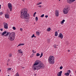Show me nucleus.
Listing matches in <instances>:
<instances>
[{
    "label": "nucleus",
    "instance_id": "nucleus-7",
    "mask_svg": "<svg viewBox=\"0 0 76 76\" xmlns=\"http://www.w3.org/2000/svg\"><path fill=\"white\" fill-rule=\"evenodd\" d=\"M4 29H8V25H7V23H4Z\"/></svg>",
    "mask_w": 76,
    "mask_h": 76
},
{
    "label": "nucleus",
    "instance_id": "nucleus-44",
    "mask_svg": "<svg viewBox=\"0 0 76 76\" xmlns=\"http://www.w3.org/2000/svg\"><path fill=\"white\" fill-rule=\"evenodd\" d=\"M68 52H70V50H68Z\"/></svg>",
    "mask_w": 76,
    "mask_h": 76
},
{
    "label": "nucleus",
    "instance_id": "nucleus-24",
    "mask_svg": "<svg viewBox=\"0 0 76 76\" xmlns=\"http://www.w3.org/2000/svg\"><path fill=\"white\" fill-rule=\"evenodd\" d=\"M57 46H58V45H53V47L55 48H57Z\"/></svg>",
    "mask_w": 76,
    "mask_h": 76
},
{
    "label": "nucleus",
    "instance_id": "nucleus-18",
    "mask_svg": "<svg viewBox=\"0 0 76 76\" xmlns=\"http://www.w3.org/2000/svg\"><path fill=\"white\" fill-rule=\"evenodd\" d=\"M24 45V43L20 44L19 45H18L17 47H19V46H20L21 45Z\"/></svg>",
    "mask_w": 76,
    "mask_h": 76
},
{
    "label": "nucleus",
    "instance_id": "nucleus-49",
    "mask_svg": "<svg viewBox=\"0 0 76 76\" xmlns=\"http://www.w3.org/2000/svg\"><path fill=\"white\" fill-rule=\"evenodd\" d=\"M30 57H31V58L32 57V56H31Z\"/></svg>",
    "mask_w": 76,
    "mask_h": 76
},
{
    "label": "nucleus",
    "instance_id": "nucleus-40",
    "mask_svg": "<svg viewBox=\"0 0 76 76\" xmlns=\"http://www.w3.org/2000/svg\"><path fill=\"white\" fill-rule=\"evenodd\" d=\"M0 15H3V12H0Z\"/></svg>",
    "mask_w": 76,
    "mask_h": 76
},
{
    "label": "nucleus",
    "instance_id": "nucleus-16",
    "mask_svg": "<svg viewBox=\"0 0 76 76\" xmlns=\"http://www.w3.org/2000/svg\"><path fill=\"white\" fill-rule=\"evenodd\" d=\"M58 32L57 31L55 32V37H57V36H58Z\"/></svg>",
    "mask_w": 76,
    "mask_h": 76
},
{
    "label": "nucleus",
    "instance_id": "nucleus-9",
    "mask_svg": "<svg viewBox=\"0 0 76 76\" xmlns=\"http://www.w3.org/2000/svg\"><path fill=\"white\" fill-rule=\"evenodd\" d=\"M58 38H60L61 39H63V35H62V34L60 33L58 36Z\"/></svg>",
    "mask_w": 76,
    "mask_h": 76
},
{
    "label": "nucleus",
    "instance_id": "nucleus-53",
    "mask_svg": "<svg viewBox=\"0 0 76 76\" xmlns=\"http://www.w3.org/2000/svg\"><path fill=\"white\" fill-rule=\"evenodd\" d=\"M59 31V30H58V31Z\"/></svg>",
    "mask_w": 76,
    "mask_h": 76
},
{
    "label": "nucleus",
    "instance_id": "nucleus-20",
    "mask_svg": "<svg viewBox=\"0 0 76 76\" xmlns=\"http://www.w3.org/2000/svg\"><path fill=\"white\" fill-rule=\"evenodd\" d=\"M36 34L37 35H39V31L36 32Z\"/></svg>",
    "mask_w": 76,
    "mask_h": 76
},
{
    "label": "nucleus",
    "instance_id": "nucleus-8",
    "mask_svg": "<svg viewBox=\"0 0 76 76\" xmlns=\"http://www.w3.org/2000/svg\"><path fill=\"white\" fill-rule=\"evenodd\" d=\"M76 0H67V2L69 4H71L72 2H74Z\"/></svg>",
    "mask_w": 76,
    "mask_h": 76
},
{
    "label": "nucleus",
    "instance_id": "nucleus-41",
    "mask_svg": "<svg viewBox=\"0 0 76 76\" xmlns=\"http://www.w3.org/2000/svg\"><path fill=\"white\" fill-rule=\"evenodd\" d=\"M0 31H3V29L2 28H1L0 29Z\"/></svg>",
    "mask_w": 76,
    "mask_h": 76
},
{
    "label": "nucleus",
    "instance_id": "nucleus-21",
    "mask_svg": "<svg viewBox=\"0 0 76 76\" xmlns=\"http://www.w3.org/2000/svg\"><path fill=\"white\" fill-rule=\"evenodd\" d=\"M39 56H40V54H39V53H38L37 54H36V56H37V57Z\"/></svg>",
    "mask_w": 76,
    "mask_h": 76
},
{
    "label": "nucleus",
    "instance_id": "nucleus-1",
    "mask_svg": "<svg viewBox=\"0 0 76 76\" xmlns=\"http://www.w3.org/2000/svg\"><path fill=\"white\" fill-rule=\"evenodd\" d=\"M44 65L43 64L40 63L39 61L37 60L34 63L33 67H32V69L34 70H36V69L37 70H39L40 69H44Z\"/></svg>",
    "mask_w": 76,
    "mask_h": 76
},
{
    "label": "nucleus",
    "instance_id": "nucleus-2",
    "mask_svg": "<svg viewBox=\"0 0 76 76\" xmlns=\"http://www.w3.org/2000/svg\"><path fill=\"white\" fill-rule=\"evenodd\" d=\"M28 10L26 8H24L21 11L20 17L22 19H28L29 18V14L27 13Z\"/></svg>",
    "mask_w": 76,
    "mask_h": 76
},
{
    "label": "nucleus",
    "instance_id": "nucleus-36",
    "mask_svg": "<svg viewBox=\"0 0 76 76\" xmlns=\"http://www.w3.org/2000/svg\"><path fill=\"white\" fill-rule=\"evenodd\" d=\"M11 69H12V68H9L8 69V70H11Z\"/></svg>",
    "mask_w": 76,
    "mask_h": 76
},
{
    "label": "nucleus",
    "instance_id": "nucleus-38",
    "mask_svg": "<svg viewBox=\"0 0 76 76\" xmlns=\"http://www.w3.org/2000/svg\"><path fill=\"white\" fill-rule=\"evenodd\" d=\"M45 18H48V15H45Z\"/></svg>",
    "mask_w": 76,
    "mask_h": 76
},
{
    "label": "nucleus",
    "instance_id": "nucleus-17",
    "mask_svg": "<svg viewBox=\"0 0 76 76\" xmlns=\"http://www.w3.org/2000/svg\"><path fill=\"white\" fill-rule=\"evenodd\" d=\"M7 33V31H4V32L2 34V35H4V34H6Z\"/></svg>",
    "mask_w": 76,
    "mask_h": 76
},
{
    "label": "nucleus",
    "instance_id": "nucleus-5",
    "mask_svg": "<svg viewBox=\"0 0 76 76\" xmlns=\"http://www.w3.org/2000/svg\"><path fill=\"white\" fill-rule=\"evenodd\" d=\"M69 10H70V6H68L66 8H64V9L63 12L64 14H67Z\"/></svg>",
    "mask_w": 76,
    "mask_h": 76
},
{
    "label": "nucleus",
    "instance_id": "nucleus-48",
    "mask_svg": "<svg viewBox=\"0 0 76 76\" xmlns=\"http://www.w3.org/2000/svg\"><path fill=\"white\" fill-rule=\"evenodd\" d=\"M34 38H36V36H34Z\"/></svg>",
    "mask_w": 76,
    "mask_h": 76
},
{
    "label": "nucleus",
    "instance_id": "nucleus-47",
    "mask_svg": "<svg viewBox=\"0 0 76 76\" xmlns=\"http://www.w3.org/2000/svg\"><path fill=\"white\" fill-rule=\"evenodd\" d=\"M10 59H8V61H10Z\"/></svg>",
    "mask_w": 76,
    "mask_h": 76
},
{
    "label": "nucleus",
    "instance_id": "nucleus-25",
    "mask_svg": "<svg viewBox=\"0 0 76 76\" xmlns=\"http://www.w3.org/2000/svg\"><path fill=\"white\" fill-rule=\"evenodd\" d=\"M35 20L37 22V20H38V17H36L35 18Z\"/></svg>",
    "mask_w": 76,
    "mask_h": 76
},
{
    "label": "nucleus",
    "instance_id": "nucleus-22",
    "mask_svg": "<svg viewBox=\"0 0 76 76\" xmlns=\"http://www.w3.org/2000/svg\"><path fill=\"white\" fill-rule=\"evenodd\" d=\"M47 31H51V28H49L47 29Z\"/></svg>",
    "mask_w": 76,
    "mask_h": 76
},
{
    "label": "nucleus",
    "instance_id": "nucleus-26",
    "mask_svg": "<svg viewBox=\"0 0 76 76\" xmlns=\"http://www.w3.org/2000/svg\"><path fill=\"white\" fill-rule=\"evenodd\" d=\"M15 76H19V75L18 72L16 74Z\"/></svg>",
    "mask_w": 76,
    "mask_h": 76
},
{
    "label": "nucleus",
    "instance_id": "nucleus-31",
    "mask_svg": "<svg viewBox=\"0 0 76 76\" xmlns=\"http://www.w3.org/2000/svg\"><path fill=\"white\" fill-rule=\"evenodd\" d=\"M48 42H50V39H48L47 40Z\"/></svg>",
    "mask_w": 76,
    "mask_h": 76
},
{
    "label": "nucleus",
    "instance_id": "nucleus-50",
    "mask_svg": "<svg viewBox=\"0 0 76 76\" xmlns=\"http://www.w3.org/2000/svg\"><path fill=\"white\" fill-rule=\"evenodd\" d=\"M1 72V70L0 69V72Z\"/></svg>",
    "mask_w": 76,
    "mask_h": 76
},
{
    "label": "nucleus",
    "instance_id": "nucleus-30",
    "mask_svg": "<svg viewBox=\"0 0 76 76\" xmlns=\"http://www.w3.org/2000/svg\"><path fill=\"white\" fill-rule=\"evenodd\" d=\"M42 4V3L41 2H39V3H38L37 4V5H39V4Z\"/></svg>",
    "mask_w": 76,
    "mask_h": 76
},
{
    "label": "nucleus",
    "instance_id": "nucleus-3",
    "mask_svg": "<svg viewBox=\"0 0 76 76\" xmlns=\"http://www.w3.org/2000/svg\"><path fill=\"white\" fill-rule=\"evenodd\" d=\"M15 38V33L12 32L10 34L8 39L10 41H13Z\"/></svg>",
    "mask_w": 76,
    "mask_h": 76
},
{
    "label": "nucleus",
    "instance_id": "nucleus-6",
    "mask_svg": "<svg viewBox=\"0 0 76 76\" xmlns=\"http://www.w3.org/2000/svg\"><path fill=\"white\" fill-rule=\"evenodd\" d=\"M12 5L11 4V3H9L8 4V8L10 10V12H12Z\"/></svg>",
    "mask_w": 76,
    "mask_h": 76
},
{
    "label": "nucleus",
    "instance_id": "nucleus-27",
    "mask_svg": "<svg viewBox=\"0 0 76 76\" xmlns=\"http://www.w3.org/2000/svg\"><path fill=\"white\" fill-rule=\"evenodd\" d=\"M44 16V14H42L41 15L40 17H41V18H43Z\"/></svg>",
    "mask_w": 76,
    "mask_h": 76
},
{
    "label": "nucleus",
    "instance_id": "nucleus-10",
    "mask_svg": "<svg viewBox=\"0 0 76 76\" xmlns=\"http://www.w3.org/2000/svg\"><path fill=\"white\" fill-rule=\"evenodd\" d=\"M55 14L56 15V16L58 17V10H56L55 11Z\"/></svg>",
    "mask_w": 76,
    "mask_h": 76
},
{
    "label": "nucleus",
    "instance_id": "nucleus-39",
    "mask_svg": "<svg viewBox=\"0 0 76 76\" xmlns=\"http://www.w3.org/2000/svg\"><path fill=\"white\" fill-rule=\"evenodd\" d=\"M20 30L21 31H23L22 28H20Z\"/></svg>",
    "mask_w": 76,
    "mask_h": 76
},
{
    "label": "nucleus",
    "instance_id": "nucleus-51",
    "mask_svg": "<svg viewBox=\"0 0 76 76\" xmlns=\"http://www.w3.org/2000/svg\"><path fill=\"white\" fill-rule=\"evenodd\" d=\"M22 1H24V0H22Z\"/></svg>",
    "mask_w": 76,
    "mask_h": 76
},
{
    "label": "nucleus",
    "instance_id": "nucleus-33",
    "mask_svg": "<svg viewBox=\"0 0 76 76\" xmlns=\"http://www.w3.org/2000/svg\"><path fill=\"white\" fill-rule=\"evenodd\" d=\"M35 35L34 34H33V35L31 36V38H34V37Z\"/></svg>",
    "mask_w": 76,
    "mask_h": 76
},
{
    "label": "nucleus",
    "instance_id": "nucleus-29",
    "mask_svg": "<svg viewBox=\"0 0 76 76\" xmlns=\"http://www.w3.org/2000/svg\"><path fill=\"white\" fill-rule=\"evenodd\" d=\"M68 73H70V70H68L67 71Z\"/></svg>",
    "mask_w": 76,
    "mask_h": 76
},
{
    "label": "nucleus",
    "instance_id": "nucleus-19",
    "mask_svg": "<svg viewBox=\"0 0 76 76\" xmlns=\"http://www.w3.org/2000/svg\"><path fill=\"white\" fill-rule=\"evenodd\" d=\"M65 75L66 76H69V72L66 73L65 74Z\"/></svg>",
    "mask_w": 76,
    "mask_h": 76
},
{
    "label": "nucleus",
    "instance_id": "nucleus-15",
    "mask_svg": "<svg viewBox=\"0 0 76 76\" xmlns=\"http://www.w3.org/2000/svg\"><path fill=\"white\" fill-rule=\"evenodd\" d=\"M64 22H65V20H63L61 22V24L63 25V23H64Z\"/></svg>",
    "mask_w": 76,
    "mask_h": 76
},
{
    "label": "nucleus",
    "instance_id": "nucleus-32",
    "mask_svg": "<svg viewBox=\"0 0 76 76\" xmlns=\"http://www.w3.org/2000/svg\"><path fill=\"white\" fill-rule=\"evenodd\" d=\"M63 69V66H60V69H61H61Z\"/></svg>",
    "mask_w": 76,
    "mask_h": 76
},
{
    "label": "nucleus",
    "instance_id": "nucleus-52",
    "mask_svg": "<svg viewBox=\"0 0 76 76\" xmlns=\"http://www.w3.org/2000/svg\"><path fill=\"white\" fill-rule=\"evenodd\" d=\"M59 1H60V0H59Z\"/></svg>",
    "mask_w": 76,
    "mask_h": 76
},
{
    "label": "nucleus",
    "instance_id": "nucleus-12",
    "mask_svg": "<svg viewBox=\"0 0 76 76\" xmlns=\"http://www.w3.org/2000/svg\"><path fill=\"white\" fill-rule=\"evenodd\" d=\"M5 15L6 18H7V19H9V15H8L7 14H5Z\"/></svg>",
    "mask_w": 76,
    "mask_h": 76
},
{
    "label": "nucleus",
    "instance_id": "nucleus-4",
    "mask_svg": "<svg viewBox=\"0 0 76 76\" xmlns=\"http://www.w3.org/2000/svg\"><path fill=\"white\" fill-rule=\"evenodd\" d=\"M48 61L50 64H53L54 63V57L53 56H50L48 58Z\"/></svg>",
    "mask_w": 76,
    "mask_h": 76
},
{
    "label": "nucleus",
    "instance_id": "nucleus-35",
    "mask_svg": "<svg viewBox=\"0 0 76 76\" xmlns=\"http://www.w3.org/2000/svg\"><path fill=\"white\" fill-rule=\"evenodd\" d=\"M32 52L33 53H36V52H34V50H32Z\"/></svg>",
    "mask_w": 76,
    "mask_h": 76
},
{
    "label": "nucleus",
    "instance_id": "nucleus-11",
    "mask_svg": "<svg viewBox=\"0 0 76 76\" xmlns=\"http://www.w3.org/2000/svg\"><path fill=\"white\" fill-rule=\"evenodd\" d=\"M61 73H62V71H61L59 72V74H57V75L58 76H61Z\"/></svg>",
    "mask_w": 76,
    "mask_h": 76
},
{
    "label": "nucleus",
    "instance_id": "nucleus-13",
    "mask_svg": "<svg viewBox=\"0 0 76 76\" xmlns=\"http://www.w3.org/2000/svg\"><path fill=\"white\" fill-rule=\"evenodd\" d=\"M10 34V32H7V34L4 35L5 37H7L9 35V34Z\"/></svg>",
    "mask_w": 76,
    "mask_h": 76
},
{
    "label": "nucleus",
    "instance_id": "nucleus-43",
    "mask_svg": "<svg viewBox=\"0 0 76 76\" xmlns=\"http://www.w3.org/2000/svg\"><path fill=\"white\" fill-rule=\"evenodd\" d=\"M38 7H42V6H41V5H39L38 6Z\"/></svg>",
    "mask_w": 76,
    "mask_h": 76
},
{
    "label": "nucleus",
    "instance_id": "nucleus-45",
    "mask_svg": "<svg viewBox=\"0 0 76 76\" xmlns=\"http://www.w3.org/2000/svg\"><path fill=\"white\" fill-rule=\"evenodd\" d=\"M36 75H37V74H34V76H36Z\"/></svg>",
    "mask_w": 76,
    "mask_h": 76
},
{
    "label": "nucleus",
    "instance_id": "nucleus-46",
    "mask_svg": "<svg viewBox=\"0 0 76 76\" xmlns=\"http://www.w3.org/2000/svg\"><path fill=\"white\" fill-rule=\"evenodd\" d=\"M1 4H0V9H1Z\"/></svg>",
    "mask_w": 76,
    "mask_h": 76
},
{
    "label": "nucleus",
    "instance_id": "nucleus-23",
    "mask_svg": "<svg viewBox=\"0 0 76 76\" xmlns=\"http://www.w3.org/2000/svg\"><path fill=\"white\" fill-rule=\"evenodd\" d=\"M42 56H43V53H41L40 56V58H41L42 57Z\"/></svg>",
    "mask_w": 76,
    "mask_h": 76
},
{
    "label": "nucleus",
    "instance_id": "nucleus-34",
    "mask_svg": "<svg viewBox=\"0 0 76 76\" xmlns=\"http://www.w3.org/2000/svg\"><path fill=\"white\" fill-rule=\"evenodd\" d=\"M9 57H12V54L11 53V54H10V55H9Z\"/></svg>",
    "mask_w": 76,
    "mask_h": 76
},
{
    "label": "nucleus",
    "instance_id": "nucleus-28",
    "mask_svg": "<svg viewBox=\"0 0 76 76\" xmlns=\"http://www.w3.org/2000/svg\"><path fill=\"white\" fill-rule=\"evenodd\" d=\"M12 29H13L14 30H16V28L15 27H12Z\"/></svg>",
    "mask_w": 76,
    "mask_h": 76
},
{
    "label": "nucleus",
    "instance_id": "nucleus-42",
    "mask_svg": "<svg viewBox=\"0 0 76 76\" xmlns=\"http://www.w3.org/2000/svg\"><path fill=\"white\" fill-rule=\"evenodd\" d=\"M28 20L27 19L26 20V22H28Z\"/></svg>",
    "mask_w": 76,
    "mask_h": 76
},
{
    "label": "nucleus",
    "instance_id": "nucleus-37",
    "mask_svg": "<svg viewBox=\"0 0 76 76\" xmlns=\"http://www.w3.org/2000/svg\"><path fill=\"white\" fill-rule=\"evenodd\" d=\"M37 13L36 12H35L34 14V16H35V15H36V14Z\"/></svg>",
    "mask_w": 76,
    "mask_h": 76
},
{
    "label": "nucleus",
    "instance_id": "nucleus-14",
    "mask_svg": "<svg viewBox=\"0 0 76 76\" xmlns=\"http://www.w3.org/2000/svg\"><path fill=\"white\" fill-rule=\"evenodd\" d=\"M18 53H21V54H22V53H23L22 50L21 49L18 50Z\"/></svg>",
    "mask_w": 76,
    "mask_h": 76
}]
</instances>
